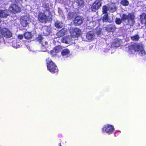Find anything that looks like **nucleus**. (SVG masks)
<instances>
[{
    "instance_id": "cd10ccee",
    "label": "nucleus",
    "mask_w": 146,
    "mask_h": 146,
    "mask_svg": "<svg viewBox=\"0 0 146 146\" xmlns=\"http://www.w3.org/2000/svg\"><path fill=\"white\" fill-rule=\"evenodd\" d=\"M122 19H120L119 18H116L115 20V21L116 24H120L122 22Z\"/></svg>"
},
{
    "instance_id": "2eb2a0df",
    "label": "nucleus",
    "mask_w": 146,
    "mask_h": 146,
    "mask_svg": "<svg viewBox=\"0 0 146 146\" xmlns=\"http://www.w3.org/2000/svg\"><path fill=\"white\" fill-rule=\"evenodd\" d=\"M109 7L108 11L111 12H115L117 9V7L115 4L111 3L110 4Z\"/></svg>"
},
{
    "instance_id": "f8f14e48",
    "label": "nucleus",
    "mask_w": 146,
    "mask_h": 146,
    "mask_svg": "<svg viewBox=\"0 0 146 146\" xmlns=\"http://www.w3.org/2000/svg\"><path fill=\"white\" fill-rule=\"evenodd\" d=\"M105 28L106 30L108 32H113L116 29L115 26L113 25H107Z\"/></svg>"
},
{
    "instance_id": "2f4dec72",
    "label": "nucleus",
    "mask_w": 146,
    "mask_h": 146,
    "mask_svg": "<svg viewBox=\"0 0 146 146\" xmlns=\"http://www.w3.org/2000/svg\"><path fill=\"white\" fill-rule=\"evenodd\" d=\"M23 35H19L18 36V38L19 39H21L23 38Z\"/></svg>"
},
{
    "instance_id": "39448f33",
    "label": "nucleus",
    "mask_w": 146,
    "mask_h": 146,
    "mask_svg": "<svg viewBox=\"0 0 146 146\" xmlns=\"http://www.w3.org/2000/svg\"><path fill=\"white\" fill-rule=\"evenodd\" d=\"M9 11L12 13H16L21 11L20 8L16 4H12L9 8Z\"/></svg>"
},
{
    "instance_id": "f3484780",
    "label": "nucleus",
    "mask_w": 146,
    "mask_h": 146,
    "mask_svg": "<svg viewBox=\"0 0 146 146\" xmlns=\"http://www.w3.org/2000/svg\"><path fill=\"white\" fill-rule=\"evenodd\" d=\"M140 20L142 24L146 23V15L145 13H143L140 15Z\"/></svg>"
},
{
    "instance_id": "c756f323",
    "label": "nucleus",
    "mask_w": 146,
    "mask_h": 146,
    "mask_svg": "<svg viewBox=\"0 0 146 146\" xmlns=\"http://www.w3.org/2000/svg\"><path fill=\"white\" fill-rule=\"evenodd\" d=\"M68 15L70 19H72L73 17V14L72 13H69L68 14Z\"/></svg>"
},
{
    "instance_id": "c85d7f7f",
    "label": "nucleus",
    "mask_w": 146,
    "mask_h": 146,
    "mask_svg": "<svg viewBox=\"0 0 146 146\" xmlns=\"http://www.w3.org/2000/svg\"><path fill=\"white\" fill-rule=\"evenodd\" d=\"M11 2L13 3V4H15L19 2L20 0H11Z\"/></svg>"
},
{
    "instance_id": "a211bd4d",
    "label": "nucleus",
    "mask_w": 146,
    "mask_h": 146,
    "mask_svg": "<svg viewBox=\"0 0 146 146\" xmlns=\"http://www.w3.org/2000/svg\"><path fill=\"white\" fill-rule=\"evenodd\" d=\"M94 33L93 32L90 31L87 33L86 38L88 40H92L94 38Z\"/></svg>"
},
{
    "instance_id": "7ed1b4c3",
    "label": "nucleus",
    "mask_w": 146,
    "mask_h": 146,
    "mask_svg": "<svg viewBox=\"0 0 146 146\" xmlns=\"http://www.w3.org/2000/svg\"><path fill=\"white\" fill-rule=\"evenodd\" d=\"M12 33L10 31L6 28H0V39L3 36L6 38H10L12 36Z\"/></svg>"
},
{
    "instance_id": "bb28decb",
    "label": "nucleus",
    "mask_w": 146,
    "mask_h": 146,
    "mask_svg": "<svg viewBox=\"0 0 146 146\" xmlns=\"http://www.w3.org/2000/svg\"><path fill=\"white\" fill-rule=\"evenodd\" d=\"M25 17L24 18V19H22L21 22V24L24 26H26L28 23L27 20H24V19H25Z\"/></svg>"
},
{
    "instance_id": "72a5a7b5",
    "label": "nucleus",
    "mask_w": 146,
    "mask_h": 146,
    "mask_svg": "<svg viewBox=\"0 0 146 146\" xmlns=\"http://www.w3.org/2000/svg\"><path fill=\"white\" fill-rule=\"evenodd\" d=\"M79 1H78V3H79V4L80 5H82L83 4L84 2L82 0H80V2L79 3Z\"/></svg>"
},
{
    "instance_id": "6ab92c4d",
    "label": "nucleus",
    "mask_w": 146,
    "mask_h": 146,
    "mask_svg": "<svg viewBox=\"0 0 146 146\" xmlns=\"http://www.w3.org/2000/svg\"><path fill=\"white\" fill-rule=\"evenodd\" d=\"M63 25V24L62 22L56 21L55 23V26L57 28H61Z\"/></svg>"
},
{
    "instance_id": "dca6fc26",
    "label": "nucleus",
    "mask_w": 146,
    "mask_h": 146,
    "mask_svg": "<svg viewBox=\"0 0 146 146\" xmlns=\"http://www.w3.org/2000/svg\"><path fill=\"white\" fill-rule=\"evenodd\" d=\"M66 31V29L63 28L57 33L56 35L58 37L62 36L64 35Z\"/></svg>"
},
{
    "instance_id": "5701e85b",
    "label": "nucleus",
    "mask_w": 146,
    "mask_h": 146,
    "mask_svg": "<svg viewBox=\"0 0 146 146\" xmlns=\"http://www.w3.org/2000/svg\"><path fill=\"white\" fill-rule=\"evenodd\" d=\"M102 21L104 22H107L108 21V15L107 14H105L102 17Z\"/></svg>"
},
{
    "instance_id": "7c9ffc66",
    "label": "nucleus",
    "mask_w": 146,
    "mask_h": 146,
    "mask_svg": "<svg viewBox=\"0 0 146 146\" xmlns=\"http://www.w3.org/2000/svg\"><path fill=\"white\" fill-rule=\"evenodd\" d=\"M114 42H117V43L116 44H115V46L117 47V46H119V43H118V40L117 39L115 40Z\"/></svg>"
},
{
    "instance_id": "393cba45",
    "label": "nucleus",
    "mask_w": 146,
    "mask_h": 146,
    "mask_svg": "<svg viewBox=\"0 0 146 146\" xmlns=\"http://www.w3.org/2000/svg\"><path fill=\"white\" fill-rule=\"evenodd\" d=\"M109 7L106 6H103L102 7V12L103 13L107 14V12L108 11Z\"/></svg>"
},
{
    "instance_id": "b1692460",
    "label": "nucleus",
    "mask_w": 146,
    "mask_h": 146,
    "mask_svg": "<svg viewBox=\"0 0 146 146\" xmlns=\"http://www.w3.org/2000/svg\"><path fill=\"white\" fill-rule=\"evenodd\" d=\"M121 4L124 6H127L128 5L129 2L127 0H122L121 2Z\"/></svg>"
},
{
    "instance_id": "9d476101",
    "label": "nucleus",
    "mask_w": 146,
    "mask_h": 146,
    "mask_svg": "<svg viewBox=\"0 0 146 146\" xmlns=\"http://www.w3.org/2000/svg\"><path fill=\"white\" fill-rule=\"evenodd\" d=\"M83 22V18L80 16L76 17L74 21V23L76 26L81 25Z\"/></svg>"
},
{
    "instance_id": "4468645a",
    "label": "nucleus",
    "mask_w": 146,
    "mask_h": 146,
    "mask_svg": "<svg viewBox=\"0 0 146 146\" xmlns=\"http://www.w3.org/2000/svg\"><path fill=\"white\" fill-rule=\"evenodd\" d=\"M72 40L71 36H68L64 37L62 39V42L66 44H69Z\"/></svg>"
},
{
    "instance_id": "ddd939ff",
    "label": "nucleus",
    "mask_w": 146,
    "mask_h": 146,
    "mask_svg": "<svg viewBox=\"0 0 146 146\" xmlns=\"http://www.w3.org/2000/svg\"><path fill=\"white\" fill-rule=\"evenodd\" d=\"M60 46H56L54 49L51 51V54L53 56H55L56 54L60 50Z\"/></svg>"
},
{
    "instance_id": "423d86ee",
    "label": "nucleus",
    "mask_w": 146,
    "mask_h": 146,
    "mask_svg": "<svg viewBox=\"0 0 146 146\" xmlns=\"http://www.w3.org/2000/svg\"><path fill=\"white\" fill-rule=\"evenodd\" d=\"M70 32L71 36L74 37L79 36L81 33L80 29L77 28L71 29Z\"/></svg>"
},
{
    "instance_id": "20e7f679",
    "label": "nucleus",
    "mask_w": 146,
    "mask_h": 146,
    "mask_svg": "<svg viewBox=\"0 0 146 146\" xmlns=\"http://www.w3.org/2000/svg\"><path fill=\"white\" fill-rule=\"evenodd\" d=\"M47 67L48 69L51 72H57L58 70L56 66L52 61L47 60Z\"/></svg>"
},
{
    "instance_id": "a878e982",
    "label": "nucleus",
    "mask_w": 146,
    "mask_h": 146,
    "mask_svg": "<svg viewBox=\"0 0 146 146\" xmlns=\"http://www.w3.org/2000/svg\"><path fill=\"white\" fill-rule=\"evenodd\" d=\"M131 38L133 40H138L139 38V37L138 35H136L131 36Z\"/></svg>"
},
{
    "instance_id": "f03ea898",
    "label": "nucleus",
    "mask_w": 146,
    "mask_h": 146,
    "mask_svg": "<svg viewBox=\"0 0 146 146\" xmlns=\"http://www.w3.org/2000/svg\"><path fill=\"white\" fill-rule=\"evenodd\" d=\"M132 49L135 51L139 52V54L141 56H144L145 54L143 46L142 44L136 43L132 46Z\"/></svg>"
},
{
    "instance_id": "1a4fd4ad",
    "label": "nucleus",
    "mask_w": 146,
    "mask_h": 146,
    "mask_svg": "<svg viewBox=\"0 0 146 146\" xmlns=\"http://www.w3.org/2000/svg\"><path fill=\"white\" fill-rule=\"evenodd\" d=\"M101 6V4L98 0L96 1L93 4L91 8L92 11H95L98 9Z\"/></svg>"
},
{
    "instance_id": "aec40b11",
    "label": "nucleus",
    "mask_w": 146,
    "mask_h": 146,
    "mask_svg": "<svg viewBox=\"0 0 146 146\" xmlns=\"http://www.w3.org/2000/svg\"><path fill=\"white\" fill-rule=\"evenodd\" d=\"M42 51H44L46 48L47 47L48 42L46 41H45L44 40L42 41Z\"/></svg>"
},
{
    "instance_id": "9b49d317",
    "label": "nucleus",
    "mask_w": 146,
    "mask_h": 146,
    "mask_svg": "<svg viewBox=\"0 0 146 146\" xmlns=\"http://www.w3.org/2000/svg\"><path fill=\"white\" fill-rule=\"evenodd\" d=\"M9 15V12L7 10H0V17L2 18H6Z\"/></svg>"
},
{
    "instance_id": "f257e3e1",
    "label": "nucleus",
    "mask_w": 146,
    "mask_h": 146,
    "mask_svg": "<svg viewBox=\"0 0 146 146\" xmlns=\"http://www.w3.org/2000/svg\"><path fill=\"white\" fill-rule=\"evenodd\" d=\"M122 19L123 21L127 19L128 24L131 26H132L135 23V16L133 13H130L128 15L123 14L122 16Z\"/></svg>"
},
{
    "instance_id": "4be33fe9",
    "label": "nucleus",
    "mask_w": 146,
    "mask_h": 146,
    "mask_svg": "<svg viewBox=\"0 0 146 146\" xmlns=\"http://www.w3.org/2000/svg\"><path fill=\"white\" fill-rule=\"evenodd\" d=\"M69 53V50L68 49H65L62 50L61 52V54L62 55L64 56L68 54Z\"/></svg>"
},
{
    "instance_id": "412c9836",
    "label": "nucleus",
    "mask_w": 146,
    "mask_h": 146,
    "mask_svg": "<svg viewBox=\"0 0 146 146\" xmlns=\"http://www.w3.org/2000/svg\"><path fill=\"white\" fill-rule=\"evenodd\" d=\"M25 38L27 39H30L32 37V35L30 33L27 32L24 35Z\"/></svg>"
},
{
    "instance_id": "6e6552de",
    "label": "nucleus",
    "mask_w": 146,
    "mask_h": 146,
    "mask_svg": "<svg viewBox=\"0 0 146 146\" xmlns=\"http://www.w3.org/2000/svg\"><path fill=\"white\" fill-rule=\"evenodd\" d=\"M113 129V126L110 125L105 126L102 129V130L104 132L110 134L112 133Z\"/></svg>"
},
{
    "instance_id": "f704fd0d",
    "label": "nucleus",
    "mask_w": 146,
    "mask_h": 146,
    "mask_svg": "<svg viewBox=\"0 0 146 146\" xmlns=\"http://www.w3.org/2000/svg\"><path fill=\"white\" fill-rule=\"evenodd\" d=\"M146 1V0H145Z\"/></svg>"
},
{
    "instance_id": "0eeeda50",
    "label": "nucleus",
    "mask_w": 146,
    "mask_h": 146,
    "mask_svg": "<svg viewBox=\"0 0 146 146\" xmlns=\"http://www.w3.org/2000/svg\"><path fill=\"white\" fill-rule=\"evenodd\" d=\"M38 17V20L42 23H46L48 20V17L43 13H39Z\"/></svg>"
},
{
    "instance_id": "473e14b6",
    "label": "nucleus",
    "mask_w": 146,
    "mask_h": 146,
    "mask_svg": "<svg viewBox=\"0 0 146 146\" xmlns=\"http://www.w3.org/2000/svg\"><path fill=\"white\" fill-rule=\"evenodd\" d=\"M38 40H40V41H42V40H43V38H42V37L40 36H39L38 37Z\"/></svg>"
}]
</instances>
